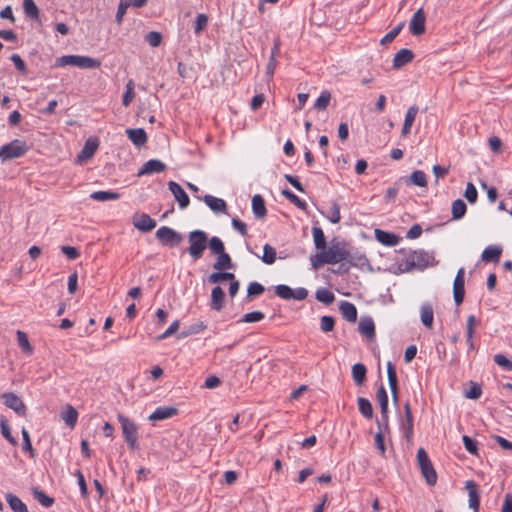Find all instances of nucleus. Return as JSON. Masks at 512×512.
<instances>
[{
  "mask_svg": "<svg viewBox=\"0 0 512 512\" xmlns=\"http://www.w3.org/2000/svg\"><path fill=\"white\" fill-rule=\"evenodd\" d=\"M189 247L187 249L193 260L202 258L208 245V234L203 230H193L188 234Z\"/></svg>",
  "mask_w": 512,
  "mask_h": 512,
  "instance_id": "1",
  "label": "nucleus"
},
{
  "mask_svg": "<svg viewBox=\"0 0 512 512\" xmlns=\"http://www.w3.org/2000/svg\"><path fill=\"white\" fill-rule=\"evenodd\" d=\"M66 65L82 69H96L100 67L101 62L98 59L81 55H65L56 59V66L62 67Z\"/></svg>",
  "mask_w": 512,
  "mask_h": 512,
  "instance_id": "2",
  "label": "nucleus"
},
{
  "mask_svg": "<svg viewBox=\"0 0 512 512\" xmlns=\"http://www.w3.org/2000/svg\"><path fill=\"white\" fill-rule=\"evenodd\" d=\"M29 147L25 141L20 139H15L8 144L3 145L0 148V160L2 162L19 158L23 156Z\"/></svg>",
  "mask_w": 512,
  "mask_h": 512,
  "instance_id": "3",
  "label": "nucleus"
},
{
  "mask_svg": "<svg viewBox=\"0 0 512 512\" xmlns=\"http://www.w3.org/2000/svg\"><path fill=\"white\" fill-rule=\"evenodd\" d=\"M118 421L121 424L122 433L129 448L132 450L138 449V427L135 422L124 415H118Z\"/></svg>",
  "mask_w": 512,
  "mask_h": 512,
  "instance_id": "4",
  "label": "nucleus"
},
{
  "mask_svg": "<svg viewBox=\"0 0 512 512\" xmlns=\"http://www.w3.org/2000/svg\"><path fill=\"white\" fill-rule=\"evenodd\" d=\"M329 264H337L346 260L350 252L345 242L332 241L330 246L323 250Z\"/></svg>",
  "mask_w": 512,
  "mask_h": 512,
  "instance_id": "5",
  "label": "nucleus"
},
{
  "mask_svg": "<svg viewBox=\"0 0 512 512\" xmlns=\"http://www.w3.org/2000/svg\"><path fill=\"white\" fill-rule=\"evenodd\" d=\"M417 462L427 484L434 485L437 481V474L426 451L423 448H419L417 451Z\"/></svg>",
  "mask_w": 512,
  "mask_h": 512,
  "instance_id": "6",
  "label": "nucleus"
},
{
  "mask_svg": "<svg viewBox=\"0 0 512 512\" xmlns=\"http://www.w3.org/2000/svg\"><path fill=\"white\" fill-rule=\"evenodd\" d=\"M429 259L430 256L424 251H413L406 258L404 271H409L413 268L424 269L428 266Z\"/></svg>",
  "mask_w": 512,
  "mask_h": 512,
  "instance_id": "7",
  "label": "nucleus"
},
{
  "mask_svg": "<svg viewBox=\"0 0 512 512\" xmlns=\"http://www.w3.org/2000/svg\"><path fill=\"white\" fill-rule=\"evenodd\" d=\"M275 293L282 299L290 300H304L308 296V291L305 288L292 289L288 285L280 284L275 287Z\"/></svg>",
  "mask_w": 512,
  "mask_h": 512,
  "instance_id": "8",
  "label": "nucleus"
},
{
  "mask_svg": "<svg viewBox=\"0 0 512 512\" xmlns=\"http://www.w3.org/2000/svg\"><path fill=\"white\" fill-rule=\"evenodd\" d=\"M156 237L162 243L169 246H177L182 241V236L170 227L162 226L156 232Z\"/></svg>",
  "mask_w": 512,
  "mask_h": 512,
  "instance_id": "9",
  "label": "nucleus"
},
{
  "mask_svg": "<svg viewBox=\"0 0 512 512\" xmlns=\"http://www.w3.org/2000/svg\"><path fill=\"white\" fill-rule=\"evenodd\" d=\"M426 16L422 8L418 9L412 16L409 23V30L414 36L422 35L425 32Z\"/></svg>",
  "mask_w": 512,
  "mask_h": 512,
  "instance_id": "10",
  "label": "nucleus"
},
{
  "mask_svg": "<svg viewBox=\"0 0 512 512\" xmlns=\"http://www.w3.org/2000/svg\"><path fill=\"white\" fill-rule=\"evenodd\" d=\"M464 268H460L457 271L456 277L453 283V295L454 301L457 305H460L463 302L465 289H464Z\"/></svg>",
  "mask_w": 512,
  "mask_h": 512,
  "instance_id": "11",
  "label": "nucleus"
},
{
  "mask_svg": "<svg viewBox=\"0 0 512 512\" xmlns=\"http://www.w3.org/2000/svg\"><path fill=\"white\" fill-rule=\"evenodd\" d=\"M4 404L10 409L14 410L18 415H25L26 407L23 401L14 393H4L2 395Z\"/></svg>",
  "mask_w": 512,
  "mask_h": 512,
  "instance_id": "12",
  "label": "nucleus"
},
{
  "mask_svg": "<svg viewBox=\"0 0 512 512\" xmlns=\"http://www.w3.org/2000/svg\"><path fill=\"white\" fill-rule=\"evenodd\" d=\"M133 225L141 232H149L156 227V221L148 214L142 213L133 217Z\"/></svg>",
  "mask_w": 512,
  "mask_h": 512,
  "instance_id": "13",
  "label": "nucleus"
},
{
  "mask_svg": "<svg viewBox=\"0 0 512 512\" xmlns=\"http://www.w3.org/2000/svg\"><path fill=\"white\" fill-rule=\"evenodd\" d=\"M168 186H169V190L171 191V193L175 197L176 201L178 202L179 207L181 209H185L186 207H188L189 202H190L189 197L186 194V192L183 190V188L178 183H176L174 181H170L168 183Z\"/></svg>",
  "mask_w": 512,
  "mask_h": 512,
  "instance_id": "14",
  "label": "nucleus"
},
{
  "mask_svg": "<svg viewBox=\"0 0 512 512\" xmlns=\"http://www.w3.org/2000/svg\"><path fill=\"white\" fill-rule=\"evenodd\" d=\"M465 488L468 492L469 496V507L474 510V512H478L480 499L477 489V484L473 480H468L465 483Z\"/></svg>",
  "mask_w": 512,
  "mask_h": 512,
  "instance_id": "15",
  "label": "nucleus"
},
{
  "mask_svg": "<svg viewBox=\"0 0 512 512\" xmlns=\"http://www.w3.org/2000/svg\"><path fill=\"white\" fill-rule=\"evenodd\" d=\"M204 203L215 213H225L227 209L226 202L212 195H205L202 199Z\"/></svg>",
  "mask_w": 512,
  "mask_h": 512,
  "instance_id": "16",
  "label": "nucleus"
},
{
  "mask_svg": "<svg viewBox=\"0 0 512 512\" xmlns=\"http://www.w3.org/2000/svg\"><path fill=\"white\" fill-rule=\"evenodd\" d=\"M177 413V409L174 407H158L153 413H151L148 417L150 421H161L168 419L174 416Z\"/></svg>",
  "mask_w": 512,
  "mask_h": 512,
  "instance_id": "17",
  "label": "nucleus"
},
{
  "mask_svg": "<svg viewBox=\"0 0 512 512\" xmlns=\"http://www.w3.org/2000/svg\"><path fill=\"white\" fill-rule=\"evenodd\" d=\"M165 164L160 160L152 159L147 161L139 170L138 175H150L153 173L162 172L165 169Z\"/></svg>",
  "mask_w": 512,
  "mask_h": 512,
  "instance_id": "18",
  "label": "nucleus"
},
{
  "mask_svg": "<svg viewBox=\"0 0 512 512\" xmlns=\"http://www.w3.org/2000/svg\"><path fill=\"white\" fill-rule=\"evenodd\" d=\"M225 293L220 286H216L211 291L210 307L212 310L220 311L223 308Z\"/></svg>",
  "mask_w": 512,
  "mask_h": 512,
  "instance_id": "19",
  "label": "nucleus"
},
{
  "mask_svg": "<svg viewBox=\"0 0 512 512\" xmlns=\"http://www.w3.org/2000/svg\"><path fill=\"white\" fill-rule=\"evenodd\" d=\"M413 57L414 54L411 50L406 48L399 50L393 59L394 68H401L405 66L413 60Z\"/></svg>",
  "mask_w": 512,
  "mask_h": 512,
  "instance_id": "20",
  "label": "nucleus"
},
{
  "mask_svg": "<svg viewBox=\"0 0 512 512\" xmlns=\"http://www.w3.org/2000/svg\"><path fill=\"white\" fill-rule=\"evenodd\" d=\"M418 111H419V109L416 105H413L408 108L406 115H405L402 131H401L403 136H406L410 133L411 127L415 121Z\"/></svg>",
  "mask_w": 512,
  "mask_h": 512,
  "instance_id": "21",
  "label": "nucleus"
},
{
  "mask_svg": "<svg viewBox=\"0 0 512 512\" xmlns=\"http://www.w3.org/2000/svg\"><path fill=\"white\" fill-rule=\"evenodd\" d=\"M339 310L342 316L349 322H355L357 319V309L354 304L348 301H342Z\"/></svg>",
  "mask_w": 512,
  "mask_h": 512,
  "instance_id": "22",
  "label": "nucleus"
},
{
  "mask_svg": "<svg viewBox=\"0 0 512 512\" xmlns=\"http://www.w3.org/2000/svg\"><path fill=\"white\" fill-rule=\"evenodd\" d=\"M387 376L394 402H397V374L392 362L387 363Z\"/></svg>",
  "mask_w": 512,
  "mask_h": 512,
  "instance_id": "23",
  "label": "nucleus"
},
{
  "mask_svg": "<svg viewBox=\"0 0 512 512\" xmlns=\"http://www.w3.org/2000/svg\"><path fill=\"white\" fill-rule=\"evenodd\" d=\"M126 133L130 141L136 146H141L147 141L146 132L142 128L127 129Z\"/></svg>",
  "mask_w": 512,
  "mask_h": 512,
  "instance_id": "24",
  "label": "nucleus"
},
{
  "mask_svg": "<svg viewBox=\"0 0 512 512\" xmlns=\"http://www.w3.org/2000/svg\"><path fill=\"white\" fill-rule=\"evenodd\" d=\"M98 148L97 140L88 139L81 152L78 155L79 161H84L91 158Z\"/></svg>",
  "mask_w": 512,
  "mask_h": 512,
  "instance_id": "25",
  "label": "nucleus"
},
{
  "mask_svg": "<svg viewBox=\"0 0 512 512\" xmlns=\"http://www.w3.org/2000/svg\"><path fill=\"white\" fill-rule=\"evenodd\" d=\"M376 239L387 246H395L398 244V237L390 232H386L380 229L375 230Z\"/></svg>",
  "mask_w": 512,
  "mask_h": 512,
  "instance_id": "26",
  "label": "nucleus"
},
{
  "mask_svg": "<svg viewBox=\"0 0 512 512\" xmlns=\"http://www.w3.org/2000/svg\"><path fill=\"white\" fill-rule=\"evenodd\" d=\"M502 253V249L499 246H488L486 247L481 255V258L484 262H498L500 255Z\"/></svg>",
  "mask_w": 512,
  "mask_h": 512,
  "instance_id": "27",
  "label": "nucleus"
},
{
  "mask_svg": "<svg viewBox=\"0 0 512 512\" xmlns=\"http://www.w3.org/2000/svg\"><path fill=\"white\" fill-rule=\"evenodd\" d=\"M359 332L367 338H373L375 335V325L371 318H362L359 322Z\"/></svg>",
  "mask_w": 512,
  "mask_h": 512,
  "instance_id": "28",
  "label": "nucleus"
},
{
  "mask_svg": "<svg viewBox=\"0 0 512 512\" xmlns=\"http://www.w3.org/2000/svg\"><path fill=\"white\" fill-rule=\"evenodd\" d=\"M252 211L257 218H263L266 215L264 199L259 194L252 198Z\"/></svg>",
  "mask_w": 512,
  "mask_h": 512,
  "instance_id": "29",
  "label": "nucleus"
},
{
  "mask_svg": "<svg viewBox=\"0 0 512 512\" xmlns=\"http://www.w3.org/2000/svg\"><path fill=\"white\" fill-rule=\"evenodd\" d=\"M5 498L9 504L10 508L14 512H28L27 506L23 503V501L19 497L13 495L12 493H7Z\"/></svg>",
  "mask_w": 512,
  "mask_h": 512,
  "instance_id": "30",
  "label": "nucleus"
},
{
  "mask_svg": "<svg viewBox=\"0 0 512 512\" xmlns=\"http://www.w3.org/2000/svg\"><path fill=\"white\" fill-rule=\"evenodd\" d=\"M434 312L430 304H424L421 306V322L427 328H431L433 325Z\"/></svg>",
  "mask_w": 512,
  "mask_h": 512,
  "instance_id": "31",
  "label": "nucleus"
},
{
  "mask_svg": "<svg viewBox=\"0 0 512 512\" xmlns=\"http://www.w3.org/2000/svg\"><path fill=\"white\" fill-rule=\"evenodd\" d=\"M61 418L69 427L73 428L77 423L78 412L74 407L68 405L66 410L61 414Z\"/></svg>",
  "mask_w": 512,
  "mask_h": 512,
  "instance_id": "32",
  "label": "nucleus"
},
{
  "mask_svg": "<svg viewBox=\"0 0 512 512\" xmlns=\"http://www.w3.org/2000/svg\"><path fill=\"white\" fill-rule=\"evenodd\" d=\"M407 184L426 187L427 186V177L426 174L421 170H416L412 172L410 177L406 181Z\"/></svg>",
  "mask_w": 512,
  "mask_h": 512,
  "instance_id": "33",
  "label": "nucleus"
},
{
  "mask_svg": "<svg viewBox=\"0 0 512 512\" xmlns=\"http://www.w3.org/2000/svg\"><path fill=\"white\" fill-rule=\"evenodd\" d=\"M376 397L380 406L381 416L382 418H386V414L388 413V395L383 386L378 389Z\"/></svg>",
  "mask_w": 512,
  "mask_h": 512,
  "instance_id": "34",
  "label": "nucleus"
},
{
  "mask_svg": "<svg viewBox=\"0 0 512 512\" xmlns=\"http://www.w3.org/2000/svg\"><path fill=\"white\" fill-rule=\"evenodd\" d=\"M366 367L361 363L352 366V378L357 385H362L366 378Z\"/></svg>",
  "mask_w": 512,
  "mask_h": 512,
  "instance_id": "35",
  "label": "nucleus"
},
{
  "mask_svg": "<svg viewBox=\"0 0 512 512\" xmlns=\"http://www.w3.org/2000/svg\"><path fill=\"white\" fill-rule=\"evenodd\" d=\"M217 255V261L213 264L215 270L221 271L232 268L231 258L226 252Z\"/></svg>",
  "mask_w": 512,
  "mask_h": 512,
  "instance_id": "36",
  "label": "nucleus"
},
{
  "mask_svg": "<svg viewBox=\"0 0 512 512\" xmlns=\"http://www.w3.org/2000/svg\"><path fill=\"white\" fill-rule=\"evenodd\" d=\"M90 198L95 201L106 202L117 200L119 198V194L112 191H96L90 195Z\"/></svg>",
  "mask_w": 512,
  "mask_h": 512,
  "instance_id": "37",
  "label": "nucleus"
},
{
  "mask_svg": "<svg viewBox=\"0 0 512 512\" xmlns=\"http://www.w3.org/2000/svg\"><path fill=\"white\" fill-rule=\"evenodd\" d=\"M312 234L316 249L324 250L326 248V238L323 230L320 227H313Z\"/></svg>",
  "mask_w": 512,
  "mask_h": 512,
  "instance_id": "38",
  "label": "nucleus"
},
{
  "mask_svg": "<svg viewBox=\"0 0 512 512\" xmlns=\"http://www.w3.org/2000/svg\"><path fill=\"white\" fill-rule=\"evenodd\" d=\"M234 278H235V276H234L233 273L222 272V270H221V271L214 272V273L210 274L209 277H208V280L211 283L219 284V283H222L224 281L234 280Z\"/></svg>",
  "mask_w": 512,
  "mask_h": 512,
  "instance_id": "39",
  "label": "nucleus"
},
{
  "mask_svg": "<svg viewBox=\"0 0 512 512\" xmlns=\"http://www.w3.org/2000/svg\"><path fill=\"white\" fill-rule=\"evenodd\" d=\"M467 207L463 200L457 199L452 203V217L455 220L461 219L466 213Z\"/></svg>",
  "mask_w": 512,
  "mask_h": 512,
  "instance_id": "40",
  "label": "nucleus"
},
{
  "mask_svg": "<svg viewBox=\"0 0 512 512\" xmlns=\"http://www.w3.org/2000/svg\"><path fill=\"white\" fill-rule=\"evenodd\" d=\"M358 408H359L360 413L365 418H368V419L372 418L373 408L368 399L362 398V397L358 398Z\"/></svg>",
  "mask_w": 512,
  "mask_h": 512,
  "instance_id": "41",
  "label": "nucleus"
},
{
  "mask_svg": "<svg viewBox=\"0 0 512 512\" xmlns=\"http://www.w3.org/2000/svg\"><path fill=\"white\" fill-rule=\"evenodd\" d=\"M262 261L267 265H272L276 260V250L270 244H265L263 247Z\"/></svg>",
  "mask_w": 512,
  "mask_h": 512,
  "instance_id": "42",
  "label": "nucleus"
},
{
  "mask_svg": "<svg viewBox=\"0 0 512 512\" xmlns=\"http://www.w3.org/2000/svg\"><path fill=\"white\" fill-rule=\"evenodd\" d=\"M23 9L25 14L31 19H37L39 16V9L34 0H24Z\"/></svg>",
  "mask_w": 512,
  "mask_h": 512,
  "instance_id": "43",
  "label": "nucleus"
},
{
  "mask_svg": "<svg viewBox=\"0 0 512 512\" xmlns=\"http://www.w3.org/2000/svg\"><path fill=\"white\" fill-rule=\"evenodd\" d=\"M331 100V93L328 90H323L320 96L317 98L314 107L317 110H325Z\"/></svg>",
  "mask_w": 512,
  "mask_h": 512,
  "instance_id": "44",
  "label": "nucleus"
},
{
  "mask_svg": "<svg viewBox=\"0 0 512 512\" xmlns=\"http://www.w3.org/2000/svg\"><path fill=\"white\" fill-rule=\"evenodd\" d=\"M134 87V81L132 79L128 80L126 84V91L122 99V103L125 107H128L135 97Z\"/></svg>",
  "mask_w": 512,
  "mask_h": 512,
  "instance_id": "45",
  "label": "nucleus"
},
{
  "mask_svg": "<svg viewBox=\"0 0 512 512\" xmlns=\"http://www.w3.org/2000/svg\"><path fill=\"white\" fill-rule=\"evenodd\" d=\"M33 495L35 499L44 507L49 508L52 506L54 500L53 498L46 495L42 490L36 488L33 490Z\"/></svg>",
  "mask_w": 512,
  "mask_h": 512,
  "instance_id": "46",
  "label": "nucleus"
},
{
  "mask_svg": "<svg viewBox=\"0 0 512 512\" xmlns=\"http://www.w3.org/2000/svg\"><path fill=\"white\" fill-rule=\"evenodd\" d=\"M16 335H17L18 344H19L20 348L22 349V351L25 353H28V354L32 353L33 349H32V346L29 342V339H28L26 333H24L21 330H18Z\"/></svg>",
  "mask_w": 512,
  "mask_h": 512,
  "instance_id": "47",
  "label": "nucleus"
},
{
  "mask_svg": "<svg viewBox=\"0 0 512 512\" xmlns=\"http://www.w3.org/2000/svg\"><path fill=\"white\" fill-rule=\"evenodd\" d=\"M207 247H209L211 252L216 255L225 252L224 244L222 240L217 236L208 239Z\"/></svg>",
  "mask_w": 512,
  "mask_h": 512,
  "instance_id": "48",
  "label": "nucleus"
},
{
  "mask_svg": "<svg viewBox=\"0 0 512 512\" xmlns=\"http://www.w3.org/2000/svg\"><path fill=\"white\" fill-rule=\"evenodd\" d=\"M316 299L324 304H331L335 297L334 294L328 289H319L316 292Z\"/></svg>",
  "mask_w": 512,
  "mask_h": 512,
  "instance_id": "49",
  "label": "nucleus"
},
{
  "mask_svg": "<svg viewBox=\"0 0 512 512\" xmlns=\"http://www.w3.org/2000/svg\"><path fill=\"white\" fill-rule=\"evenodd\" d=\"M284 197L288 199L290 202H292L294 205H296L298 208L305 210L307 207V204L304 200H301L298 196H296L293 192L289 190H284L282 192Z\"/></svg>",
  "mask_w": 512,
  "mask_h": 512,
  "instance_id": "50",
  "label": "nucleus"
},
{
  "mask_svg": "<svg viewBox=\"0 0 512 512\" xmlns=\"http://www.w3.org/2000/svg\"><path fill=\"white\" fill-rule=\"evenodd\" d=\"M206 327L207 326L203 321H197L196 323L190 325L186 331H183L180 337L183 338L192 334H197L206 329Z\"/></svg>",
  "mask_w": 512,
  "mask_h": 512,
  "instance_id": "51",
  "label": "nucleus"
},
{
  "mask_svg": "<svg viewBox=\"0 0 512 512\" xmlns=\"http://www.w3.org/2000/svg\"><path fill=\"white\" fill-rule=\"evenodd\" d=\"M311 265L314 269H318L324 264H329L323 250H320L319 253L310 257Z\"/></svg>",
  "mask_w": 512,
  "mask_h": 512,
  "instance_id": "52",
  "label": "nucleus"
},
{
  "mask_svg": "<svg viewBox=\"0 0 512 512\" xmlns=\"http://www.w3.org/2000/svg\"><path fill=\"white\" fill-rule=\"evenodd\" d=\"M326 217L333 224L339 223V221L341 219V214H340V207L336 202L332 203L329 213Z\"/></svg>",
  "mask_w": 512,
  "mask_h": 512,
  "instance_id": "53",
  "label": "nucleus"
},
{
  "mask_svg": "<svg viewBox=\"0 0 512 512\" xmlns=\"http://www.w3.org/2000/svg\"><path fill=\"white\" fill-rule=\"evenodd\" d=\"M264 317H265L264 313H262L260 311H253V312L246 313L245 315H243L240 322H244V323L259 322V321L263 320Z\"/></svg>",
  "mask_w": 512,
  "mask_h": 512,
  "instance_id": "54",
  "label": "nucleus"
},
{
  "mask_svg": "<svg viewBox=\"0 0 512 512\" xmlns=\"http://www.w3.org/2000/svg\"><path fill=\"white\" fill-rule=\"evenodd\" d=\"M405 23L404 22H401L398 26H396L395 28H393L389 33H387L382 39H381V44H387V43H390L392 42L396 37L397 35L400 33V31L402 30V28L404 27Z\"/></svg>",
  "mask_w": 512,
  "mask_h": 512,
  "instance_id": "55",
  "label": "nucleus"
},
{
  "mask_svg": "<svg viewBox=\"0 0 512 512\" xmlns=\"http://www.w3.org/2000/svg\"><path fill=\"white\" fill-rule=\"evenodd\" d=\"M464 196L471 204H474L477 201L478 193L473 183L469 182L467 184Z\"/></svg>",
  "mask_w": 512,
  "mask_h": 512,
  "instance_id": "56",
  "label": "nucleus"
},
{
  "mask_svg": "<svg viewBox=\"0 0 512 512\" xmlns=\"http://www.w3.org/2000/svg\"><path fill=\"white\" fill-rule=\"evenodd\" d=\"M479 321L476 319L474 315H469L467 318L466 325V338H473L474 330L478 326Z\"/></svg>",
  "mask_w": 512,
  "mask_h": 512,
  "instance_id": "57",
  "label": "nucleus"
},
{
  "mask_svg": "<svg viewBox=\"0 0 512 512\" xmlns=\"http://www.w3.org/2000/svg\"><path fill=\"white\" fill-rule=\"evenodd\" d=\"M335 320L332 316H322L320 320V328L327 333L334 329Z\"/></svg>",
  "mask_w": 512,
  "mask_h": 512,
  "instance_id": "58",
  "label": "nucleus"
},
{
  "mask_svg": "<svg viewBox=\"0 0 512 512\" xmlns=\"http://www.w3.org/2000/svg\"><path fill=\"white\" fill-rule=\"evenodd\" d=\"M207 24L208 17L203 13L198 14L194 25V32L196 34H199L202 30L206 28Z\"/></svg>",
  "mask_w": 512,
  "mask_h": 512,
  "instance_id": "59",
  "label": "nucleus"
},
{
  "mask_svg": "<svg viewBox=\"0 0 512 512\" xmlns=\"http://www.w3.org/2000/svg\"><path fill=\"white\" fill-rule=\"evenodd\" d=\"M0 428H1V433H2L3 437L8 442L15 445L17 443L16 439L12 436L10 426L8 425V423L5 420H1Z\"/></svg>",
  "mask_w": 512,
  "mask_h": 512,
  "instance_id": "60",
  "label": "nucleus"
},
{
  "mask_svg": "<svg viewBox=\"0 0 512 512\" xmlns=\"http://www.w3.org/2000/svg\"><path fill=\"white\" fill-rule=\"evenodd\" d=\"M151 47H158L162 41V35L159 32L151 31L145 37Z\"/></svg>",
  "mask_w": 512,
  "mask_h": 512,
  "instance_id": "61",
  "label": "nucleus"
},
{
  "mask_svg": "<svg viewBox=\"0 0 512 512\" xmlns=\"http://www.w3.org/2000/svg\"><path fill=\"white\" fill-rule=\"evenodd\" d=\"M462 440H463V444H464L465 449L469 453H471L473 455H476L477 451H478V447H477L476 441H474L471 437H469L467 435H464Z\"/></svg>",
  "mask_w": 512,
  "mask_h": 512,
  "instance_id": "62",
  "label": "nucleus"
},
{
  "mask_svg": "<svg viewBox=\"0 0 512 512\" xmlns=\"http://www.w3.org/2000/svg\"><path fill=\"white\" fill-rule=\"evenodd\" d=\"M494 361H495L496 364H498L499 366H501L505 370H507V371H511L512 370V361H510L503 354L495 355L494 356Z\"/></svg>",
  "mask_w": 512,
  "mask_h": 512,
  "instance_id": "63",
  "label": "nucleus"
},
{
  "mask_svg": "<svg viewBox=\"0 0 512 512\" xmlns=\"http://www.w3.org/2000/svg\"><path fill=\"white\" fill-rule=\"evenodd\" d=\"M264 292V287L258 282H251L247 288L248 297L258 296Z\"/></svg>",
  "mask_w": 512,
  "mask_h": 512,
  "instance_id": "64",
  "label": "nucleus"
}]
</instances>
